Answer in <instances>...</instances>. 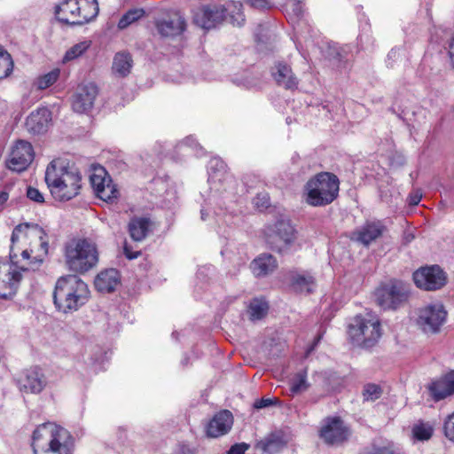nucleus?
I'll return each mask as SVG.
<instances>
[{"label": "nucleus", "instance_id": "nucleus-41", "mask_svg": "<svg viewBox=\"0 0 454 454\" xmlns=\"http://www.w3.org/2000/svg\"><path fill=\"white\" fill-rule=\"evenodd\" d=\"M268 310L267 303L259 300H254L249 306L250 317L253 320L262 318Z\"/></svg>", "mask_w": 454, "mask_h": 454}, {"label": "nucleus", "instance_id": "nucleus-58", "mask_svg": "<svg viewBox=\"0 0 454 454\" xmlns=\"http://www.w3.org/2000/svg\"><path fill=\"white\" fill-rule=\"evenodd\" d=\"M189 141H192V138H191V137H187V138H186V142L188 143Z\"/></svg>", "mask_w": 454, "mask_h": 454}, {"label": "nucleus", "instance_id": "nucleus-18", "mask_svg": "<svg viewBox=\"0 0 454 454\" xmlns=\"http://www.w3.org/2000/svg\"><path fill=\"white\" fill-rule=\"evenodd\" d=\"M223 7H204L194 14V21L205 29H210L220 24L224 19Z\"/></svg>", "mask_w": 454, "mask_h": 454}, {"label": "nucleus", "instance_id": "nucleus-11", "mask_svg": "<svg viewBox=\"0 0 454 454\" xmlns=\"http://www.w3.org/2000/svg\"><path fill=\"white\" fill-rule=\"evenodd\" d=\"M413 280L419 288L433 291L446 284V274L438 265L426 266L413 273Z\"/></svg>", "mask_w": 454, "mask_h": 454}, {"label": "nucleus", "instance_id": "nucleus-8", "mask_svg": "<svg viewBox=\"0 0 454 454\" xmlns=\"http://www.w3.org/2000/svg\"><path fill=\"white\" fill-rule=\"evenodd\" d=\"M296 239L294 226L288 221H278L266 234L270 247L278 253H286Z\"/></svg>", "mask_w": 454, "mask_h": 454}, {"label": "nucleus", "instance_id": "nucleus-48", "mask_svg": "<svg viewBox=\"0 0 454 454\" xmlns=\"http://www.w3.org/2000/svg\"><path fill=\"white\" fill-rule=\"evenodd\" d=\"M278 402L277 398L271 399V398H262L254 403V409H262L266 407H270L273 404H275Z\"/></svg>", "mask_w": 454, "mask_h": 454}, {"label": "nucleus", "instance_id": "nucleus-14", "mask_svg": "<svg viewBox=\"0 0 454 454\" xmlns=\"http://www.w3.org/2000/svg\"><path fill=\"white\" fill-rule=\"evenodd\" d=\"M98 94V87L93 82L79 86L72 98L73 110L79 114L89 112L92 109Z\"/></svg>", "mask_w": 454, "mask_h": 454}, {"label": "nucleus", "instance_id": "nucleus-7", "mask_svg": "<svg viewBox=\"0 0 454 454\" xmlns=\"http://www.w3.org/2000/svg\"><path fill=\"white\" fill-rule=\"evenodd\" d=\"M348 334L354 345L373 347L382 334L379 317L372 312L356 315L348 325Z\"/></svg>", "mask_w": 454, "mask_h": 454}, {"label": "nucleus", "instance_id": "nucleus-30", "mask_svg": "<svg viewBox=\"0 0 454 454\" xmlns=\"http://www.w3.org/2000/svg\"><path fill=\"white\" fill-rule=\"evenodd\" d=\"M223 8L224 10L225 20H228L232 25L237 27L244 25L246 19L243 13V5L240 2H229Z\"/></svg>", "mask_w": 454, "mask_h": 454}, {"label": "nucleus", "instance_id": "nucleus-12", "mask_svg": "<svg viewBox=\"0 0 454 454\" xmlns=\"http://www.w3.org/2000/svg\"><path fill=\"white\" fill-rule=\"evenodd\" d=\"M35 158L32 145L25 140H18L10 153L7 167L16 172L26 170Z\"/></svg>", "mask_w": 454, "mask_h": 454}, {"label": "nucleus", "instance_id": "nucleus-28", "mask_svg": "<svg viewBox=\"0 0 454 454\" xmlns=\"http://www.w3.org/2000/svg\"><path fill=\"white\" fill-rule=\"evenodd\" d=\"M133 64V58L129 52L119 51L114 57L112 72L116 77H127L131 73Z\"/></svg>", "mask_w": 454, "mask_h": 454}, {"label": "nucleus", "instance_id": "nucleus-15", "mask_svg": "<svg viewBox=\"0 0 454 454\" xmlns=\"http://www.w3.org/2000/svg\"><path fill=\"white\" fill-rule=\"evenodd\" d=\"M386 231V226L380 221H367L356 229L351 234V239L368 247L380 239Z\"/></svg>", "mask_w": 454, "mask_h": 454}, {"label": "nucleus", "instance_id": "nucleus-54", "mask_svg": "<svg viewBox=\"0 0 454 454\" xmlns=\"http://www.w3.org/2000/svg\"><path fill=\"white\" fill-rule=\"evenodd\" d=\"M9 199V194L5 192H0V205H4Z\"/></svg>", "mask_w": 454, "mask_h": 454}, {"label": "nucleus", "instance_id": "nucleus-47", "mask_svg": "<svg viewBox=\"0 0 454 454\" xmlns=\"http://www.w3.org/2000/svg\"><path fill=\"white\" fill-rule=\"evenodd\" d=\"M254 204L260 210L267 208L270 205L268 195L266 193L257 194V196L254 199Z\"/></svg>", "mask_w": 454, "mask_h": 454}, {"label": "nucleus", "instance_id": "nucleus-57", "mask_svg": "<svg viewBox=\"0 0 454 454\" xmlns=\"http://www.w3.org/2000/svg\"><path fill=\"white\" fill-rule=\"evenodd\" d=\"M256 41L261 42V38L258 36V35H256Z\"/></svg>", "mask_w": 454, "mask_h": 454}, {"label": "nucleus", "instance_id": "nucleus-16", "mask_svg": "<svg viewBox=\"0 0 454 454\" xmlns=\"http://www.w3.org/2000/svg\"><path fill=\"white\" fill-rule=\"evenodd\" d=\"M46 386V380L41 370L32 368L27 370L19 380L20 391L24 393L38 394Z\"/></svg>", "mask_w": 454, "mask_h": 454}, {"label": "nucleus", "instance_id": "nucleus-29", "mask_svg": "<svg viewBox=\"0 0 454 454\" xmlns=\"http://www.w3.org/2000/svg\"><path fill=\"white\" fill-rule=\"evenodd\" d=\"M250 267L254 275L261 278L272 273L277 269L278 263L271 254H263L254 259Z\"/></svg>", "mask_w": 454, "mask_h": 454}, {"label": "nucleus", "instance_id": "nucleus-40", "mask_svg": "<svg viewBox=\"0 0 454 454\" xmlns=\"http://www.w3.org/2000/svg\"><path fill=\"white\" fill-rule=\"evenodd\" d=\"M346 51L336 44L329 45L326 51V58L333 61L338 67L345 61Z\"/></svg>", "mask_w": 454, "mask_h": 454}, {"label": "nucleus", "instance_id": "nucleus-39", "mask_svg": "<svg viewBox=\"0 0 454 454\" xmlns=\"http://www.w3.org/2000/svg\"><path fill=\"white\" fill-rule=\"evenodd\" d=\"M90 180L95 192H97L98 189L103 188V186L111 180V177L104 168H99L90 176Z\"/></svg>", "mask_w": 454, "mask_h": 454}, {"label": "nucleus", "instance_id": "nucleus-13", "mask_svg": "<svg viewBox=\"0 0 454 454\" xmlns=\"http://www.w3.org/2000/svg\"><path fill=\"white\" fill-rule=\"evenodd\" d=\"M350 432L338 417L327 418L320 429L319 435L328 445H340L349 437Z\"/></svg>", "mask_w": 454, "mask_h": 454}, {"label": "nucleus", "instance_id": "nucleus-27", "mask_svg": "<svg viewBox=\"0 0 454 454\" xmlns=\"http://www.w3.org/2000/svg\"><path fill=\"white\" fill-rule=\"evenodd\" d=\"M272 75L278 85L287 90L297 88L298 80L288 65L278 63L272 71Z\"/></svg>", "mask_w": 454, "mask_h": 454}, {"label": "nucleus", "instance_id": "nucleus-33", "mask_svg": "<svg viewBox=\"0 0 454 454\" xmlns=\"http://www.w3.org/2000/svg\"><path fill=\"white\" fill-rule=\"evenodd\" d=\"M11 54L0 45V80L8 77L13 70Z\"/></svg>", "mask_w": 454, "mask_h": 454}, {"label": "nucleus", "instance_id": "nucleus-9", "mask_svg": "<svg viewBox=\"0 0 454 454\" xmlns=\"http://www.w3.org/2000/svg\"><path fill=\"white\" fill-rule=\"evenodd\" d=\"M407 298V293L399 282H391L380 286L375 291L378 305L383 309H396Z\"/></svg>", "mask_w": 454, "mask_h": 454}, {"label": "nucleus", "instance_id": "nucleus-49", "mask_svg": "<svg viewBox=\"0 0 454 454\" xmlns=\"http://www.w3.org/2000/svg\"><path fill=\"white\" fill-rule=\"evenodd\" d=\"M361 454H395V452L387 447H372L365 450Z\"/></svg>", "mask_w": 454, "mask_h": 454}, {"label": "nucleus", "instance_id": "nucleus-34", "mask_svg": "<svg viewBox=\"0 0 454 454\" xmlns=\"http://www.w3.org/2000/svg\"><path fill=\"white\" fill-rule=\"evenodd\" d=\"M434 428L429 423L419 421L412 427L413 437L419 441H427L433 435Z\"/></svg>", "mask_w": 454, "mask_h": 454}, {"label": "nucleus", "instance_id": "nucleus-43", "mask_svg": "<svg viewBox=\"0 0 454 454\" xmlns=\"http://www.w3.org/2000/svg\"><path fill=\"white\" fill-rule=\"evenodd\" d=\"M90 47V42L84 41L72 46L67 51L64 56V61L73 60L82 55Z\"/></svg>", "mask_w": 454, "mask_h": 454}, {"label": "nucleus", "instance_id": "nucleus-17", "mask_svg": "<svg viewBox=\"0 0 454 454\" xmlns=\"http://www.w3.org/2000/svg\"><path fill=\"white\" fill-rule=\"evenodd\" d=\"M233 424V417L231 411L223 410L216 413L208 422L207 435L216 438L227 434Z\"/></svg>", "mask_w": 454, "mask_h": 454}, {"label": "nucleus", "instance_id": "nucleus-51", "mask_svg": "<svg viewBox=\"0 0 454 454\" xmlns=\"http://www.w3.org/2000/svg\"><path fill=\"white\" fill-rule=\"evenodd\" d=\"M123 253H124L125 256L129 260L137 258L141 254L139 251L133 252L130 249V247H129V245L127 244V242H125V244H124Z\"/></svg>", "mask_w": 454, "mask_h": 454}, {"label": "nucleus", "instance_id": "nucleus-38", "mask_svg": "<svg viewBox=\"0 0 454 454\" xmlns=\"http://www.w3.org/2000/svg\"><path fill=\"white\" fill-rule=\"evenodd\" d=\"M144 14H145V12L143 9L129 10L119 20L118 27L120 29L126 28L129 25H130L131 23L137 21L141 17H143Z\"/></svg>", "mask_w": 454, "mask_h": 454}, {"label": "nucleus", "instance_id": "nucleus-36", "mask_svg": "<svg viewBox=\"0 0 454 454\" xmlns=\"http://www.w3.org/2000/svg\"><path fill=\"white\" fill-rule=\"evenodd\" d=\"M224 162L219 159H212L209 162V180L221 181L226 172Z\"/></svg>", "mask_w": 454, "mask_h": 454}, {"label": "nucleus", "instance_id": "nucleus-52", "mask_svg": "<svg viewBox=\"0 0 454 454\" xmlns=\"http://www.w3.org/2000/svg\"><path fill=\"white\" fill-rule=\"evenodd\" d=\"M294 14L296 16V17H301L303 13V10H302V4L300 1H295L294 4H293V9H292Z\"/></svg>", "mask_w": 454, "mask_h": 454}, {"label": "nucleus", "instance_id": "nucleus-56", "mask_svg": "<svg viewBox=\"0 0 454 454\" xmlns=\"http://www.w3.org/2000/svg\"><path fill=\"white\" fill-rule=\"evenodd\" d=\"M205 216H206V214L204 213V210H203V209H201V219H202V220H205V219H206V217H205Z\"/></svg>", "mask_w": 454, "mask_h": 454}, {"label": "nucleus", "instance_id": "nucleus-53", "mask_svg": "<svg viewBox=\"0 0 454 454\" xmlns=\"http://www.w3.org/2000/svg\"><path fill=\"white\" fill-rule=\"evenodd\" d=\"M421 197H422L421 194H419L418 192L413 195H411L410 200H409L410 205H412V206L418 205L421 200Z\"/></svg>", "mask_w": 454, "mask_h": 454}, {"label": "nucleus", "instance_id": "nucleus-42", "mask_svg": "<svg viewBox=\"0 0 454 454\" xmlns=\"http://www.w3.org/2000/svg\"><path fill=\"white\" fill-rule=\"evenodd\" d=\"M362 395L364 401L373 402L381 396L382 388L379 385L368 383L364 385Z\"/></svg>", "mask_w": 454, "mask_h": 454}, {"label": "nucleus", "instance_id": "nucleus-25", "mask_svg": "<svg viewBox=\"0 0 454 454\" xmlns=\"http://www.w3.org/2000/svg\"><path fill=\"white\" fill-rule=\"evenodd\" d=\"M287 444L286 435L282 432H275L256 443V448L267 454H277Z\"/></svg>", "mask_w": 454, "mask_h": 454}, {"label": "nucleus", "instance_id": "nucleus-22", "mask_svg": "<svg viewBox=\"0 0 454 454\" xmlns=\"http://www.w3.org/2000/svg\"><path fill=\"white\" fill-rule=\"evenodd\" d=\"M289 284L294 292L300 294H311L316 288L315 278L308 272L292 271Z\"/></svg>", "mask_w": 454, "mask_h": 454}, {"label": "nucleus", "instance_id": "nucleus-6", "mask_svg": "<svg viewBox=\"0 0 454 454\" xmlns=\"http://www.w3.org/2000/svg\"><path fill=\"white\" fill-rule=\"evenodd\" d=\"M98 260L97 245L90 239H73L65 247V261L71 271L84 274L96 267Z\"/></svg>", "mask_w": 454, "mask_h": 454}, {"label": "nucleus", "instance_id": "nucleus-31", "mask_svg": "<svg viewBox=\"0 0 454 454\" xmlns=\"http://www.w3.org/2000/svg\"><path fill=\"white\" fill-rule=\"evenodd\" d=\"M79 26L90 22L98 14L99 8L97 0H79Z\"/></svg>", "mask_w": 454, "mask_h": 454}, {"label": "nucleus", "instance_id": "nucleus-3", "mask_svg": "<svg viewBox=\"0 0 454 454\" xmlns=\"http://www.w3.org/2000/svg\"><path fill=\"white\" fill-rule=\"evenodd\" d=\"M73 445L70 433L54 423H43L33 433L35 454H72Z\"/></svg>", "mask_w": 454, "mask_h": 454}, {"label": "nucleus", "instance_id": "nucleus-24", "mask_svg": "<svg viewBox=\"0 0 454 454\" xmlns=\"http://www.w3.org/2000/svg\"><path fill=\"white\" fill-rule=\"evenodd\" d=\"M120 273L115 269L101 271L95 278V287L100 293H111L120 284Z\"/></svg>", "mask_w": 454, "mask_h": 454}, {"label": "nucleus", "instance_id": "nucleus-46", "mask_svg": "<svg viewBox=\"0 0 454 454\" xmlns=\"http://www.w3.org/2000/svg\"><path fill=\"white\" fill-rule=\"evenodd\" d=\"M27 197L30 200H33L37 203L44 202V198H43V193L38 189H36L35 187H31V186L27 187Z\"/></svg>", "mask_w": 454, "mask_h": 454}, {"label": "nucleus", "instance_id": "nucleus-20", "mask_svg": "<svg viewBox=\"0 0 454 454\" xmlns=\"http://www.w3.org/2000/svg\"><path fill=\"white\" fill-rule=\"evenodd\" d=\"M51 121V113L46 107L38 108L32 112L26 120V126L29 132L42 134L47 130Z\"/></svg>", "mask_w": 454, "mask_h": 454}, {"label": "nucleus", "instance_id": "nucleus-55", "mask_svg": "<svg viewBox=\"0 0 454 454\" xmlns=\"http://www.w3.org/2000/svg\"><path fill=\"white\" fill-rule=\"evenodd\" d=\"M414 239V236L411 234V233H408L404 236V239L405 241L408 243V242H411L412 239Z\"/></svg>", "mask_w": 454, "mask_h": 454}, {"label": "nucleus", "instance_id": "nucleus-19", "mask_svg": "<svg viewBox=\"0 0 454 454\" xmlns=\"http://www.w3.org/2000/svg\"><path fill=\"white\" fill-rule=\"evenodd\" d=\"M156 27L162 36L172 37L181 35L185 29L186 23L179 12H175L166 20H158Z\"/></svg>", "mask_w": 454, "mask_h": 454}, {"label": "nucleus", "instance_id": "nucleus-4", "mask_svg": "<svg viewBox=\"0 0 454 454\" xmlns=\"http://www.w3.org/2000/svg\"><path fill=\"white\" fill-rule=\"evenodd\" d=\"M89 297L90 290L87 284L77 275L63 276L56 282L53 301L60 311H75L88 301Z\"/></svg>", "mask_w": 454, "mask_h": 454}, {"label": "nucleus", "instance_id": "nucleus-10", "mask_svg": "<svg viewBox=\"0 0 454 454\" xmlns=\"http://www.w3.org/2000/svg\"><path fill=\"white\" fill-rule=\"evenodd\" d=\"M446 316L442 304H430L419 309L417 325L426 333H436L444 323Z\"/></svg>", "mask_w": 454, "mask_h": 454}, {"label": "nucleus", "instance_id": "nucleus-45", "mask_svg": "<svg viewBox=\"0 0 454 454\" xmlns=\"http://www.w3.org/2000/svg\"><path fill=\"white\" fill-rule=\"evenodd\" d=\"M246 4L254 9L269 10L273 4L270 0H244Z\"/></svg>", "mask_w": 454, "mask_h": 454}, {"label": "nucleus", "instance_id": "nucleus-26", "mask_svg": "<svg viewBox=\"0 0 454 454\" xmlns=\"http://www.w3.org/2000/svg\"><path fill=\"white\" fill-rule=\"evenodd\" d=\"M151 226L149 218L134 216L129 222L128 231L132 240L141 242L149 234Z\"/></svg>", "mask_w": 454, "mask_h": 454}, {"label": "nucleus", "instance_id": "nucleus-5", "mask_svg": "<svg viewBox=\"0 0 454 454\" xmlns=\"http://www.w3.org/2000/svg\"><path fill=\"white\" fill-rule=\"evenodd\" d=\"M340 181L336 175L320 172L304 185L305 201L312 207H325L339 196Z\"/></svg>", "mask_w": 454, "mask_h": 454}, {"label": "nucleus", "instance_id": "nucleus-37", "mask_svg": "<svg viewBox=\"0 0 454 454\" xmlns=\"http://www.w3.org/2000/svg\"><path fill=\"white\" fill-rule=\"evenodd\" d=\"M59 73V69H53L44 75L38 77L35 84L38 90H45L57 82Z\"/></svg>", "mask_w": 454, "mask_h": 454}, {"label": "nucleus", "instance_id": "nucleus-23", "mask_svg": "<svg viewBox=\"0 0 454 454\" xmlns=\"http://www.w3.org/2000/svg\"><path fill=\"white\" fill-rule=\"evenodd\" d=\"M429 390L436 401L454 394V371L445 374L429 386Z\"/></svg>", "mask_w": 454, "mask_h": 454}, {"label": "nucleus", "instance_id": "nucleus-2", "mask_svg": "<svg viewBox=\"0 0 454 454\" xmlns=\"http://www.w3.org/2000/svg\"><path fill=\"white\" fill-rule=\"evenodd\" d=\"M44 178L52 197L59 201L74 198L81 189L78 169L62 159L53 160L48 165Z\"/></svg>", "mask_w": 454, "mask_h": 454}, {"label": "nucleus", "instance_id": "nucleus-1", "mask_svg": "<svg viewBox=\"0 0 454 454\" xmlns=\"http://www.w3.org/2000/svg\"><path fill=\"white\" fill-rule=\"evenodd\" d=\"M45 232L38 224L21 223L17 225L12 231L11 238L10 261L14 269L9 270L7 281H3L4 287L8 291H4L0 287V298L4 300H12L17 293L19 284L22 278V271L29 270H35L43 262V258L35 256L31 259L32 250L26 247L29 239H37L44 254L48 252V242L43 240Z\"/></svg>", "mask_w": 454, "mask_h": 454}, {"label": "nucleus", "instance_id": "nucleus-32", "mask_svg": "<svg viewBox=\"0 0 454 454\" xmlns=\"http://www.w3.org/2000/svg\"><path fill=\"white\" fill-rule=\"evenodd\" d=\"M308 372L306 369L301 370L294 374L293 379L290 380V392L293 395H300L306 392L310 384L308 381Z\"/></svg>", "mask_w": 454, "mask_h": 454}, {"label": "nucleus", "instance_id": "nucleus-50", "mask_svg": "<svg viewBox=\"0 0 454 454\" xmlns=\"http://www.w3.org/2000/svg\"><path fill=\"white\" fill-rule=\"evenodd\" d=\"M248 447L249 445L244 442L236 443L231 447V449L227 451V454H245Z\"/></svg>", "mask_w": 454, "mask_h": 454}, {"label": "nucleus", "instance_id": "nucleus-21", "mask_svg": "<svg viewBox=\"0 0 454 454\" xmlns=\"http://www.w3.org/2000/svg\"><path fill=\"white\" fill-rule=\"evenodd\" d=\"M55 13L59 21L72 26L79 25V0H64L56 7Z\"/></svg>", "mask_w": 454, "mask_h": 454}, {"label": "nucleus", "instance_id": "nucleus-35", "mask_svg": "<svg viewBox=\"0 0 454 454\" xmlns=\"http://www.w3.org/2000/svg\"><path fill=\"white\" fill-rule=\"evenodd\" d=\"M96 194L102 200L112 203L118 198L119 192L111 179L103 186V188L98 189V192H97Z\"/></svg>", "mask_w": 454, "mask_h": 454}, {"label": "nucleus", "instance_id": "nucleus-44", "mask_svg": "<svg viewBox=\"0 0 454 454\" xmlns=\"http://www.w3.org/2000/svg\"><path fill=\"white\" fill-rule=\"evenodd\" d=\"M443 434L448 440L454 442V411L444 419Z\"/></svg>", "mask_w": 454, "mask_h": 454}]
</instances>
